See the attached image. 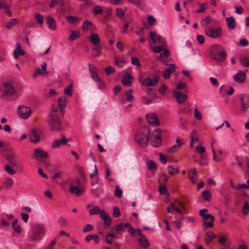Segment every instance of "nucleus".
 Returning <instances> with one entry per match:
<instances>
[{
  "label": "nucleus",
  "mask_w": 249,
  "mask_h": 249,
  "mask_svg": "<svg viewBox=\"0 0 249 249\" xmlns=\"http://www.w3.org/2000/svg\"><path fill=\"white\" fill-rule=\"evenodd\" d=\"M61 113L58 112V109L55 106L52 105L50 112L47 120V123L50 129L53 131H62L64 128L62 122Z\"/></svg>",
  "instance_id": "nucleus-1"
},
{
  "label": "nucleus",
  "mask_w": 249,
  "mask_h": 249,
  "mask_svg": "<svg viewBox=\"0 0 249 249\" xmlns=\"http://www.w3.org/2000/svg\"><path fill=\"white\" fill-rule=\"evenodd\" d=\"M150 131L148 127L142 126L136 132L134 140L136 143L141 146H144L148 143V135Z\"/></svg>",
  "instance_id": "nucleus-2"
},
{
  "label": "nucleus",
  "mask_w": 249,
  "mask_h": 249,
  "mask_svg": "<svg viewBox=\"0 0 249 249\" xmlns=\"http://www.w3.org/2000/svg\"><path fill=\"white\" fill-rule=\"evenodd\" d=\"M210 56L213 59L217 62H221L226 59L227 54L221 46L215 44L211 48Z\"/></svg>",
  "instance_id": "nucleus-3"
},
{
  "label": "nucleus",
  "mask_w": 249,
  "mask_h": 249,
  "mask_svg": "<svg viewBox=\"0 0 249 249\" xmlns=\"http://www.w3.org/2000/svg\"><path fill=\"white\" fill-rule=\"evenodd\" d=\"M46 228L42 224H36L33 230L32 234L30 236V240L32 241H39L45 235Z\"/></svg>",
  "instance_id": "nucleus-4"
},
{
  "label": "nucleus",
  "mask_w": 249,
  "mask_h": 249,
  "mask_svg": "<svg viewBox=\"0 0 249 249\" xmlns=\"http://www.w3.org/2000/svg\"><path fill=\"white\" fill-rule=\"evenodd\" d=\"M3 92L1 97L5 100H12L17 98V95L14 86L10 83L4 85Z\"/></svg>",
  "instance_id": "nucleus-5"
},
{
  "label": "nucleus",
  "mask_w": 249,
  "mask_h": 249,
  "mask_svg": "<svg viewBox=\"0 0 249 249\" xmlns=\"http://www.w3.org/2000/svg\"><path fill=\"white\" fill-rule=\"evenodd\" d=\"M7 159L11 166L15 168L18 172H22L23 171V165L18 155H9Z\"/></svg>",
  "instance_id": "nucleus-6"
},
{
  "label": "nucleus",
  "mask_w": 249,
  "mask_h": 249,
  "mask_svg": "<svg viewBox=\"0 0 249 249\" xmlns=\"http://www.w3.org/2000/svg\"><path fill=\"white\" fill-rule=\"evenodd\" d=\"M205 33L209 37L213 38H216L221 36L222 30L220 28H214L208 27L205 30Z\"/></svg>",
  "instance_id": "nucleus-7"
},
{
  "label": "nucleus",
  "mask_w": 249,
  "mask_h": 249,
  "mask_svg": "<svg viewBox=\"0 0 249 249\" xmlns=\"http://www.w3.org/2000/svg\"><path fill=\"white\" fill-rule=\"evenodd\" d=\"M149 35L154 43L159 44L163 46H166V40L160 35H158L156 32L153 31L150 32Z\"/></svg>",
  "instance_id": "nucleus-8"
},
{
  "label": "nucleus",
  "mask_w": 249,
  "mask_h": 249,
  "mask_svg": "<svg viewBox=\"0 0 249 249\" xmlns=\"http://www.w3.org/2000/svg\"><path fill=\"white\" fill-rule=\"evenodd\" d=\"M31 111L30 107L24 105L20 106L18 109V115L23 119L28 118L31 115Z\"/></svg>",
  "instance_id": "nucleus-9"
},
{
  "label": "nucleus",
  "mask_w": 249,
  "mask_h": 249,
  "mask_svg": "<svg viewBox=\"0 0 249 249\" xmlns=\"http://www.w3.org/2000/svg\"><path fill=\"white\" fill-rule=\"evenodd\" d=\"M48 156L47 152L41 148H36L34 150L33 157L38 160L45 159Z\"/></svg>",
  "instance_id": "nucleus-10"
},
{
  "label": "nucleus",
  "mask_w": 249,
  "mask_h": 249,
  "mask_svg": "<svg viewBox=\"0 0 249 249\" xmlns=\"http://www.w3.org/2000/svg\"><path fill=\"white\" fill-rule=\"evenodd\" d=\"M67 102V100L66 98L64 96H62L59 98L58 101L59 107L55 105H53L57 108L58 112L61 113L62 117H63L64 115V108L66 107Z\"/></svg>",
  "instance_id": "nucleus-11"
},
{
  "label": "nucleus",
  "mask_w": 249,
  "mask_h": 249,
  "mask_svg": "<svg viewBox=\"0 0 249 249\" xmlns=\"http://www.w3.org/2000/svg\"><path fill=\"white\" fill-rule=\"evenodd\" d=\"M148 122L152 126H157L160 124L159 120L155 113H149L146 116Z\"/></svg>",
  "instance_id": "nucleus-12"
},
{
  "label": "nucleus",
  "mask_w": 249,
  "mask_h": 249,
  "mask_svg": "<svg viewBox=\"0 0 249 249\" xmlns=\"http://www.w3.org/2000/svg\"><path fill=\"white\" fill-rule=\"evenodd\" d=\"M29 138L30 141L34 143L38 142L40 140L39 132L35 128L32 129L29 134Z\"/></svg>",
  "instance_id": "nucleus-13"
},
{
  "label": "nucleus",
  "mask_w": 249,
  "mask_h": 249,
  "mask_svg": "<svg viewBox=\"0 0 249 249\" xmlns=\"http://www.w3.org/2000/svg\"><path fill=\"white\" fill-rule=\"evenodd\" d=\"M67 141V139L63 135H62L60 140L56 139L54 141L52 144V147L53 148H58L61 145H66Z\"/></svg>",
  "instance_id": "nucleus-14"
},
{
  "label": "nucleus",
  "mask_w": 249,
  "mask_h": 249,
  "mask_svg": "<svg viewBox=\"0 0 249 249\" xmlns=\"http://www.w3.org/2000/svg\"><path fill=\"white\" fill-rule=\"evenodd\" d=\"M89 69L91 77L96 81L100 82L101 78L99 76L96 68L90 63L88 64Z\"/></svg>",
  "instance_id": "nucleus-15"
},
{
  "label": "nucleus",
  "mask_w": 249,
  "mask_h": 249,
  "mask_svg": "<svg viewBox=\"0 0 249 249\" xmlns=\"http://www.w3.org/2000/svg\"><path fill=\"white\" fill-rule=\"evenodd\" d=\"M173 96L176 98L177 102L179 104L183 103L187 98V94L176 91H173Z\"/></svg>",
  "instance_id": "nucleus-16"
},
{
  "label": "nucleus",
  "mask_w": 249,
  "mask_h": 249,
  "mask_svg": "<svg viewBox=\"0 0 249 249\" xmlns=\"http://www.w3.org/2000/svg\"><path fill=\"white\" fill-rule=\"evenodd\" d=\"M188 176L189 179L193 183H196L198 180V175L196 170L195 168L190 169L188 172Z\"/></svg>",
  "instance_id": "nucleus-17"
},
{
  "label": "nucleus",
  "mask_w": 249,
  "mask_h": 249,
  "mask_svg": "<svg viewBox=\"0 0 249 249\" xmlns=\"http://www.w3.org/2000/svg\"><path fill=\"white\" fill-rule=\"evenodd\" d=\"M239 98L242 106L241 110L245 112L249 107V100L246 98L244 94L240 95Z\"/></svg>",
  "instance_id": "nucleus-18"
},
{
  "label": "nucleus",
  "mask_w": 249,
  "mask_h": 249,
  "mask_svg": "<svg viewBox=\"0 0 249 249\" xmlns=\"http://www.w3.org/2000/svg\"><path fill=\"white\" fill-rule=\"evenodd\" d=\"M101 218L104 220V224L108 226L111 224V219L104 210H101L99 213Z\"/></svg>",
  "instance_id": "nucleus-19"
},
{
  "label": "nucleus",
  "mask_w": 249,
  "mask_h": 249,
  "mask_svg": "<svg viewBox=\"0 0 249 249\" xmlns=\"http://www.w3.org/2000/svg\"><path fill=\"white\" fill-rule=\"evenodd\" d=\"M25 54V51L21 49V46L19 43H16V49L13 52V54L15 58H18L20 55Z\"/></svg>",
  "instance_id": "nucleus-20"
},
{
  "label": "nucleus",
  "mask_w": 249,
  "mask_h": 249,
  "mask_svg": "<svg viewBox=\"0 0 249 249\" xmlns=\"http://www.w3.org/2000/svg\"><path fill=\"white\" fill-rule=\"evenodd\" d=\"M176 65L174 64H171L169 65V67L165 69L163 73V77L165 79H167L170 78L171 73L175 71Z\"/></svg>",
  "instance_id": "nucleus-21"
},
{
  "label": "nucleus",
  "mask_w": 249,
  "mask_h": 249,
  "mask_svg": "<svg viewBox=\"0 0 249 249\" xmlns=\"http://www.w3.org/2000/svg\"><path fill=\"white\" fill-rule=\"evenodd\" d=\"M133 77L129 74L124 75L122 77L121 82L123 85L130 86L133 83Z\"/></svg>",
  "instance_id": "nucleus-22"
},
{
  "label": "nucleus",
  "mask_w": 249,
  "mask_h": 249,
  "mask_svg": "<svg viewBox=\"0 0 249 249\" xmlns=\"http://www.w3.org/2000/svg\"><path fill=\"white\" fill-rule=\"evenodd\" d=\"M47 23L48 25L49 29L54 30L56 28V23L54 19L51 17L48 16L46 18Z\"/></svg>",
  "instance_id": "nucleus-23"
},
{
  "label": "nucleus",
  "mask_w": 249,
  "mask_h": 249,
  "mask_svg": "<svg viewBox=\"0 0 249 249\" xmlns=\"http://www.w3.org/2000/svg\"><path fill=\"white\" fill-rule=\"evenodd\" d=\"M90 42L95 45H98L100 42L99 36L97 33H91L89 38Z\"/></svg>",
  "instance_id": "nucleus-24"
},
{
  "label": "nucleus",
  "mask_w": 249,
  "mask_h": 249,
  "mask_svg": "<svg viewBox=\"0 0 249 249\" xmlns=\"http://www.w3.org/2000/svg\"><path fill=\"white\" fill-rule=\"evenodd\" d=\"M226 20L229 29L232 30L235 28L236 26V21L233 16L226 18Z\"/></svg>",
  "instance_id": "nucleus-25"
},
{
  "label": "nucleus",
  "mask_w": 249,
  "mask_h": 249,
  "mask_svg": "<svg viewBox=\"0 0 249 249\" xmlns=\"http://www.w3.org/2000/svg\"><path fill=\"white\" fill-rule=\"evenodd\" d=\"M158 81V77H155L153 79L148 77L144 79L143 83L147 86H153L155 85Z\"/></svg>",
  "instance_id": "nucleus-26"
},
{
  "label": "nucleus",
  "mask_w": 249,
  "mask_h": 249,
  "mask_svg": "<svg viewBox=\"0 0 249 249\" xmlns=\"http://www.w3.org/2000/svg\"><path fill=\"white\" fill-rule=\"evenodd\" d=\"M246 78V74L244 72H242L241 71H239L236 74H235L234 76V80L238 83H243Z\"/></svg>",
  "instance_id": "nucleus-27"
},
{
  "label": "nucleus",
  "mask_w": 249,
  "mask_h": 249,
  "mask_svg": "<svg viewBox=\"0 0 249 249\" xmlns=\"http://www.w3.org/2000/svg\"><path fill=\"white\" fill-rule=\"evenodd\" d=\"M85 240L86 242H89L91 240H93L94 243L97 244L99 242L100 239L99 236L96 234H90L85 237Z\"/></svg>",
  "instance_id": "nucleus-28"
},
{
  "label": "nucleus",
  "mask_w": 249,
  "mask_h": 249,
  "mask_svg": "<svg viewBox=\"0 0 249 249\" xmlns=\"http://www.w3.org/2000/svg\"><path fill=\"white\" fill-rule=\"evenodd\" d=\"M70 191L73 194H75L77 196H80L83 192V190L82 189H80L79 187L71 185L70 188Z\"/></svg>",
  "instance_id": "nucleus-29"
},
{
  "label": "nucleus",
  "mask_w": 249,
  "mask_h": 249,
  "mask_svg": "<svg viewBox=\"0 0 249 249\" xmlns=\"http://www.w3.org/2000/svg\"><path fill=\"white\" fill-rule=\"evenodd\" d=\"M11 225L15 232L18 234L21 232L22 228L18 224V221L17 219H14L12 222Z\"/></svg>",
  "instance_id": "nucleus-30"
},
{
  "label": "nucleus",
  "mask_w": 249,
  "mask_h": 249,
  "mask_svg": "<svg viewBox=\"0 0 249 249\" xmlns=\"http://www.w3.org/2000/svg\"><path fill=\"white\" fill-rule=\"evenodd\" d=\"M152 135V139H155L156 140H159V141H162L161 130L160 129H156L154 130Z\"/></svg>",
  "instance_id": "nucleus-31"
},
{
  "label": "nucleus",
  "mask_w": 249,
  "mask_h": 249,
  "mask_svg": "<svg viewBox=\"0 0 249 249\" xmlns=\"http://www.w3.org/2000/svg\"><path fill=\"white\" fill-rule=\"evenodd\" d=\"M216 237V235H215L213 232H208L205 235V240L207 244H209L210 242H211L212 240L214 238H215Z\"/></svg>",
  "instance_id": "nucleus-32"
},
{
  "label": "nucleus",
  "mask_w": 249,
  "mask_h": 249,
  "mask_svg": "<svg viewBox=\"0 0 249 249\" xmlns=\"http://www.w3.org/2000/svg\"><path fill=\"white\" fill-rule=\"evenodd\" d=\"M139 243L143 247L147 248L149 246V244L148 242V240L144 236L142 237L138 240Z\"/></svg>",
  "instance_id": "nucleus-33"
},
{
  "label": "nucleus",
  "mask_w": 249,
  "mask_h": 249,
  "mask_svg": "<svg viewBox=\"0 0 249 249\" xmlns=\"http://www.w3.org/2000/svg\"><path fill=\"white\" fill-rule=\"evenodd\" d=\"M191 141L194 143H196L199 141L197 132L196 130H194L190 134Z\"/></svg>",
  "instance_id": "nucleus-34"
},
{
  "label": "nucleus",
  "mask_w": 249,
  "mask_h": 249,
  "mask_svg": "<svg viewBox=\"0 0 249 249\" xmlns=\"http://www.w3.org/2000/svg\"><path fill=\"white\" fill-rule=\"evenodd\" d=\"M79 32L72 31L71 33L68 36V40L69 41H74L79 37Z\"/></svg>",
  "instance_id": "nucleus-35"
},
{
  "label": "nucleus",
  "mask_w": 249,
  "mask_h": 249,
  "mask_svg": "<svg viewBox=\"0 0 249 249\" xmlns=\"http://www.w3.org/2000/svg\"><path fill=\"white\" fill-rule=\"evenodd\" d=\"M68 22L70 24H74L76 22L78 21V18L76 16H68L66 18Z\"/></svg>",
  "instance_id": "nucleus-36"
},
{
  "label": "nucleus",
  "mask_w": 249,
  "mask_h": 249,
  "mask_svg": "<svg viewBox=\"0 0 249 249\" xmlns=\"http://www.w3.org/2000/svg\"><path fill=\"white\" fill-rule=\"evenodd\" d=\"M101 210L100 209L99 207L94 206L93 208L90 209L89 212L90 215H93L96 214H99Z\"/></svg>",
  "instance_id": "nucleus-37"
},
{
  "label": "nucleus",
  "mask_w": 249,
  "mask_h": 249,
  "mask_svg": "<svg viewBox=\"0 0 249 249\" xmlns=\"http://www.w3.org/2000/svg\"><path fill=\"white\" fill-rule=\"evenodd\" d=\"M169 178V177L166 175L162 174L160 177L159 182L161 184H165L167 182Z\"/></svg>",
  "instance_id": "nucleus-38"
},
{
  "label": "nucleus",
  "mask_w": 249,
  "mask_h": 249,
  "mask_svg": "<svg viewBox=\"0 0 249 249\" xmlns=\"http://www.w3.org/2000/svg\"><path fill=\"white\" fill-rule=\"evenodd\" d=\"M211 17L207 16L201 21V24L202 26L206 27L211 22Z\"/></svg>",
  "instance_id": "nucleus-39"
},
{
  "label": "nucleus",
  "mask_w": 249,
  "mask_h": 249,
  "mask_svg": "<svg viewBox=\"0 0 249 249\" xmlns=\"http://www.w3.org/2000/svg\"><path fill=\"white\" fill-rule=\"evenodd\" d=\"M202 196L203 199L207 201H209L211 198V194L209 191L204 190L202 192Z\"/></svg>",
  "instance_id": "nucleus-40"
},
{
  "label": "nucleus",
  "mask_w": 249,
  "mask_h": 249,
  "mask_svg": "<svg viewBox=\"0 0 249 249\" xmlns=\"http://www.w3.org/2000/svg\"><path fill=\"white\" fill-rule=\"evenodd\" d=\"M17 23V20L15 18L10 19L7 23L5 27L7 29H10Z\"/></svg>",
  "instance_id": "nucleus-41"
},
{
  "label": "nucleus",
  "mask_w": 249,
  "mask_h": 249,
  "mask_svg": "<svg viewBox=\"0 0 249 249\" xmlns=\"http://www.w3.org/2000/svg\"><path fill=\"white\" fill-rule=\"evenodd\" d=\"M73 87V84H71L69 86L66 87L64 89V93L66 95L71 96L72 95L71 89Z\"/></svg>",
  "instance_id": "nucleus-42"
},
{
  "label": "nucleus",
  "mask_w": 249,
  "mask_h": 249,
  "mask_svg": "<svg viewBox=\"0 0 249 249\" xmlns=\"http://www.w3.org/2000/svg\"><path fill=\"white\" fill-rule=\"evenodd\" d=\"M115 231L117 233H122L124 231V224L122 223H119L115 226Z\"/></svg>",
  "instance_id": "nucleus-43"
},
{
  "label": "nucleus",
  "mask_w": 249,
  "mask_h": 249,
  "mask_svg": "<svg viewBox=\"0 0 249 249\" xmlns=\"http://www.w3.org/2000/svg\"><path fill=\"white\" fill-rule=\"evenodd\" d=\"M240 62L242 65L246 67H249V58L242 57L240 59Z\"/></svg>",
  "instance_id": "nucleus-44"
},
{
  "label": "nucleus",
  "mask_w": 249,
  "mask_h": 249,
  "mask_svg": "<svg viewBox=\"0 0 249 249\" xmlns=\"http://www.w3.org/2000/svg\"><path fill=\"white\" fill-rule=\"evenodd\" d=\"M92 26V23L87 20H85L83 24V30L85 32L88 31Z\"/></svg>",
  "instance_id": "nucleus-45"
},
{
  "label": "nucleus",
  "mask_w": 249,
  "mask_h": 249,
  "mask_svg": "<svg viewBox=\"0 0 249 249\" xmlns=\"http://www.w3.org/2000/svg\"><path fill=\"white\" fill-rule=\"evenodd\" d=\"M93 228L94 227L91 224H88L84 227L82 231L83 233H87L92 231Z\"/></svg>",
  "instance_id": "nucleus-46"
},
{
  "label": "nucleus",
  "mask_w": 249,
  "mask_h": 249,
  "mask_svg": "<svg viewBox=\"0 0 249 249\" xmlns=\"http://www.w3.org/2000/svg\"><path fill=\"white\" fill-rule=\"evenodd\" d=\"M150 142L151 145L155 147H158L160 146L162 143V141H159V140H156L154 139H152Z\"/></svg>",
  "instance_id": "nucleus-47"
},
{
  "label": "nucleus",
  "mask_w": 249,
  "mask_h": 249,
  "mask_svg": "<svg viewBox=\"0 0 249 249\" xmlns=\"http://www.w3.org/2000/svg\"><path fill=\"white\" fill-rule=\"evenodd\" d=\"M249 204L248 202H244L242 208V213L244 215H247L249 213Z\"/></svg>",
  "instance_id": "nucleus-48"
},
{
  "label": "nucleus",
  "mask_w": 249,
  "mask_h": 249,
  "mask_svg": "<svg viewBox=\"0 0 249 249\" xmlns=\"http://www.w3.org/2000/svg\"><path fill=\"white\" fill-rule=\"evenodd\" d=\"M105 72L107 75H108L111 73H114L115 72V69L111 66H109L105 69Z\"/></svg>",
  "instance_id": "nucleus-49"
},
{
  "label": "nucleus",
  "mask_w": 249,
  "mask_h": 249,
  "mask_svg": "<svg viewBox=\"0 0 249 249\" xmlns=\"http://www.w3.org/2000/svg\"><path fill=\"white\" fill-rule=\"evenodd\" d=\"M196 107L194 109V117L196 119L201 120L202 119V115L199 112L197 107L196 106Z\"/></svg>",
  "instance_id": "nucleus-50"
},
{
  "label": "nucleus",
  "mask_w": 249,
  "mask_h": 249,
  "mask_svg": "<svg viewBox=\"0 0 249 249\" xmlns=\"http://www.w3.org/2000/svg\"><path fill=\"white\" fill-rule=\"evenodd\" d=\"M35 18L39 24L43 23L44 18L40 14H36L35 16Z\"/></svg>",
  "instance_id": "nucleus-51"
},
{
  "label": "nucleus",
  "mask_w": 249,
  "mask_h": 249,
  "mask_svg": "<svg viewBox=\"0 0 249 249\" xmlns=\"http://www.w3.org/2000/svg\"><path fill=\"white\" fill-rule=\"evenodd\" d=\"M168 172L171 175H173L175 174L178 173L179 170L177 168H174L171 166L168 167Z\"/></svg>",
  "instance_id": "nucleus-52"
},
{
  "label": "nucleus",
  "mask_w": 249,
  "mask_h": 249,
  "mask_svg": "<svg viewBox=\"0 0 249 249\" xmlns=\"http://www.w3.org/2000/svg\"><path fill=\"white\" fill-rule=\"evenodd\" d=\"M14 183L13 180L11 178H7L4 182V185L5 187L8 188L13 185Z\"/></svg>",
  "instance_id": "nucleus-53"
},
{
  "label": "nucleus",
  "mask_w": 249,
  "mask_h": 249,
  "mask_svg": "<svg viewBox=\"0 0 249 249\" xmlns=\"http://www.w3.org/2000/svg\"><path fill=\"white\" fill-rule=\"evenodd\" d=\"M44 73H43V71H42L41 69L39 67H37L35 70V72L34 74V77H36L39 75H44Z\"/></svg>",
  "instance_id": "nucleus-54"
},
{
  "label": "nucleus",
  "mask_w": 249,
  "mask_h": 249,
  "mask_svg": "<svg viewBox=\"0 0 249 249\" xmlns=\"http://www.w3.org/2000/svg\"><path fill=\"white\" fill-rule=\"evenodd\" d=\"M122 194V191L119 188V185H116L115 187V196L118 198H121Z\"/></svg>",
  "instance_id": "nucleus-55"
},
{
  "label": "nucleus",
  "mask_w": 249,
  "mask_h": 249,
  "mask_svg": "<svg viewBox=\"0 0 249 249\" xmlns=\"http://www.w3.org/2000/svg\"><path fill=\"white\" fill-rule=\"evenodd\" d=\"M103 12V9L100 6H95L93 8V13L95 15H97L100 14Z\"/></svg>",
  "instance_id": "nucleus-56"
},
{
  "label": "nucleus",
  "mask_w": 249,
  "mask_h": 249,
  "mask_svg": "<svg viewBox=\"0 0 249 249\" xmlns=\"http://www.w3.org/2000/svg\"><path fill=\"white\" fill-rule=\"evenodd\" d=\"M5 171L11 175H14L16 173V171L12 168L11 166L6 165L5 166Z\"/></svg>",
  "instance_id": "nucleus-57"
},
{
  "label": "nucleus",
  "mask_w": 249,
  "mask_h": 249,
  "mask_svg": "<svg viewBox=\"0 0 249 249\" xmlns=\"http://www.w3.org/2000/svg\"><path fill=\"white\" fill-rule=\"evenodd\" d=\"M158 190L161 194H165V195L168 194L167 189L166 188V187L164 185L160 186L159 187Z\"/></svg>",
  "instance_id": "nucleus-58"
},
{
  "label": "nucleus",
  "mask_w": 249,
  "mask_h": 249,
  "mask_svg": "<svg viewBox=\"0 0 249 249\" xmlns=\"http://www.w3.org/2000/svg\"><path fill=\"white\" fill-rule=\"evenodd\" d=\"M147 166L149 170H153L156 168V165L153 161H149L147 162Z\"/></svg>",
  "instance_id": "nucleus-59"
},
{
  "label": "nucleus",
  "mask_w": 249,
  "mask_h": 249,
  "mask_svg": "<svg viewBox=\"0 0 249 249\" xmlns=\"http://www.w3.org/2000/svg\"><path fill=\"white\" fill-rule=\"evenodd\" d=\"M120 212L119 209L118 207H115L113 208V212L112 215L114 217H118L120 215Z\"/></svg>",
  "instance_id": "nucleus-60"
},
{
  "label": "nucleus",
  "mask_w": 249,
  "mask_h": 249,
  "mask_svg": "<svg viewBox=\"0 0 249 249\" xmlns=\"http://www.w3.org/2000/svg\"><path fill=\"white\" fill-rule=\"evenodd\" d=\"M196 150L197 152L199 154H203L205 152V148L201 144L196 146Z\"/></svg>",
  "instance_id": "nucleus-61"
},
{
  "label": "nucleus",
  "mask_w": 249,
  "mask_h": 249,
  "mask_svg": "<svg viewBox=\"0 0 249 249\" xmlns=\"http://www.w3.org/2000/svg\"><path fill=\"white\" fill-rule=\"evenodd\" d=\"M148 22L149 25H153L155 24L156 20L153 16L149 15L147 17Z\"/></svg>",
  "instance_id": "nucleus-62"
},
{
  "label": "nucleus",
  "mask_w": 249,
  "mask_h": 249,
  "mask_svg": "<svg viewBox=\"0 0 249 249\" xmlns=\"http://www.w3.org/2000/svg\"><path fill=\"white\" fill-rule=\"evenodd\" d=\"M162 50H163V53H161L160 54V58H162L163 57H167L169 55V50L167 49H163Z\"/></svg>",
  "instance_id": "nucleus-63"
},
{
  "label": "nucleus",
  "mask_w": 249,
  "mask_h": 249,
  "mask_svg": "<svg viewBox=\"0 0 249 249\" xmlns=\"http://www.w3.org/2000/svg\"><path fill=\"white\" fill-rule=\"evenodd\" d=\"M58 223L62 226H66L67 225V221L63 217H60L58 219Z\"/></svg>",
  "instance_id": "nucleus-64"
}]
</instances>
